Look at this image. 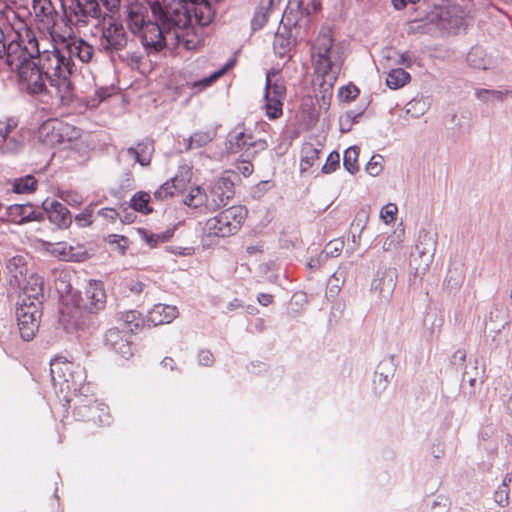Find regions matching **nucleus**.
Listing matches in <instances>:
<instances>
[{
    "instance_id": "45",
    "label": "nucleus",
    "mask_w": 512,
    "mask_h": 512,
    "mask_svg": "<svg viewBox=\"0 0 512 512\" xmlns=\"http://www.w3.org/2000/svg\"><path fill=\"white\" fill-rule=\"evenodd\" d=\"M231 66V64H226L222 68L210 74L208 77L201 79L200 81H195L192 84L193 88H198V90H202L210 86L215 80H217L220 76H222L227 69Z\"/></svg>"
},
{
    "instance_id": "7",
    "label": "nucleus",
    "mask_w": 512,
    "mask_h": 512,
    "mask_svg": "<svg viewBox=\"0 0 512 512\" xmlns=\"http://www.w3.org/2000/svg\"><path fill=\"white\" fill-rule=\"evenodd\" d=\"M246 216L247 210L243 206H231L209 218L203 227V234L207 237H229L240 229Z\"/></svg>"
},
{
    "instance_id": "39",
    "label": "nucleus",
    "mask_w": 512,
    "mask_h": 512,
    "mask_svg": "<svg viewBox=\"0 0 512 512\" xmlns=\"http://www.w3.org/2000/svg\"><path fill=\"white\" fill-rule=\"evenodd\" d=\"M50 252L53 255L59 256L65 261H79L80 259L74 253L73 247L66 242L55 243L51 246Z\"/></svg>"
},
{
    "instance_id": "58",
    "label": "nucleus",
    "mask_w": 512,
    "mask_h": 512,
    "mask_svg": "<svg viewBox=\"0 0 512 512\" xmlns=\"http://www.w3.org/2000/svg\"><path fill=\"white\" fill-rule=\"evenodd\" d=\"M344 282V276H343V273L342 272H339V271H336L335 273H333V275L330 277L329 279V290L331 293H334V294H337L340 289H341V285L343 284Z\"/></svg>"
},
{
    "instance_id": "6",
    "label": "nucleus",
    "mask_w": 512,
    "mask_h": 512,
    "mask_svg": "<svg viewBox=\"0 0 512 512\" xmlns=\"http://www.w3.org/2000/svg\"><path fill=\"white\" fill-rule=\"evenodd\" d=\"M106 292L100 280L90 279L84 291H75L65 297L62 302L61 313L70 318H76L83 312L97 313L104 309Z\"/></svg>"
},
{
    "instance_id": "38",
    "label": "nucleus",
    "mask_w": 512,
    "mask_h": 512,
    "mask_svg": "<svg viewBox=\"0 0 512 512\" xmlns=\"http://www.w3.org/2000/svg\"><path fill=\"white\" fill-rule=\"evenodd\" d=\"M359 148L351 146L344 152L343 165L344 168L351 174H355L359 170L358 166Z\"/></svg>"
},
{
    "instance_id": "8",
    "label": "nucleus",
    "mask_w": 512,
    "mask_h": 512,
    "mask_svg": "<svg viewBox=\"0 0 512 512\" xmlns=\"http://www.w3.org/2000/svg\"><path fill=\"white\" fill-rule=\"evenodd\" d=\"M51 381L61 392L76 391L83 380V369L63 357H56L50 362Z\"/></svg>"
},
{
    "instance_id": "48",
    "label": "nucleus",
    "mask_w": 512,
    "mask_h": 512,
    "mask_svg": "<svg viewBox=\"0 0 512 512\" xmlns=\"http://www.w3.org/2000/svg\"><path fill=\"white\" fill-rule=\"evenodd\" d=\"M361 114L362 111L355 112L351 110L347 111L344 115H342L339 119L341 132L350 131L352 125L357 121V118L360 117Z\"/></svg>"
},
{
    "instance_id": "20",
    "label": "nucleus",
    "mask_w": 512,
    "mask_h": 512,
    "mask_svg": "<svg viewBox=\"0 0 512 512\" xmlns=\"http://www.w3.org/2000/svg\"><path fill=\"white\" fill-rule=\"evenodd\" d=\"M397 272L394 268L377 271L371 283V290L383 300H389L396 287Z\"/></svg>"
},
{
    "instance_id": "24",
    "label": "nucleus",
    "mask_w": 512,
    "mask_h": 512,
    "mask_svg": "<svg viewBox=\"0 0 512 512\" xmlns=\"http://www.w3.org/2000/svg\"><path fill=\"white\" fill-rule=\"evenodd\" d=\"M128 337V332L120 331L118 328H111L105 333L104 343L106 347L121 357L128 358L132 355V347Z\"/></svg>"
},
{
    "instance_id": "1",
    "label": "nucleus",
    "mask_w": 512,
    "mask_h": 512,
    "mask_svg": "<svg viewBox=\"0 0 512 512\" xmlns=\"http://www.w3.org/2000/svg\"><path fill=\"white\" fill-rule=\"evenodd\" d=\"M18 37L17 32L8 26L0 29V59H3L11 70L18 72L22 88L30 94H39L45 91V80H48L62 103L70 101L73 62L54 48L43 51L40 63H35L33 59L35 53H39L38 43L32 39L27 47H21L15 43Z\"/></svg>"
},
{
    "instance_id": "25",
    "label": "nucleus",
    "mask_w": 512,
    "mask_h": 512,
    "mask_svg": "<svg viewBox=\"0 0 512 512\" xmlns=\"http://www.w3.org/2000/svg\"><path fill=\"white\" fill-rule=\"evenodd\" d=\"M436 244L437 241L435 235L431 234L429 231H420L416 250L419 256L423 258L424 265L416 268L417 273L421 272L424 274L432 263L434 253L436 251Z\"/></svg>"
},
{
    "instance_id": "5",
    "label": "nucleus",
    "mask_w": 512,
    "mask_h": 512,
    "mask_svg": "<svg viewBox=\"0 0 512 512\" xmlns=\"http://www.w3.org/2000/svg\"><path fill=\"white\" fill-rule=\"evenodd\" d=\"M301 2H289L283 12L281 24L283 31H278L274 37L273 48L275 52L283 57L287 55L296 45L297 40L305 36L309 24L308 14L301 8Z\"/></svg>"
},
{
    "instance_id": "64",
    "label": "nucleus",
    "mask_w": 512,
    "mask_h": 512,
    "mask_svg": "<svg viewBox=\"0 0 512 512\" xmlns=\"http://www.w3.org/2000/svg\"><path fill=\"white\" fill-rule=\"evenodd\" d=\"M425 102L421 99H413L407 104V113H411L412 109L417 110L422 114L425 110Z\"/></svg>"
},
{
    "instance_id": "46",
    "label": "nucleus",
    "mask_w": 512,
    "mask_h": 512,
    "mask_svg": "<svg viewBox=\"0 0 512 512\" xmlns=\"http://www.w3.org/2000/svg\"><path fill=\"white\" fill-rule=\"evenodd\" d=\"M74 221L79 228L90 226L93 223V205L86 206L74 217Z\"/></svg>"
},
{
    "instance_id": "21",
    "label": "nucleus",
    "mask_w": 512,
    "mask_h": 512,
    "mask_svg": "<svg viewBox=\"0 0 512 512\" xmlns=\"http://www.w3.org/2000/svg\"><path fill=\"white\" fill-rule=\"evenodd\" d=\"M32 10L36 21L43 29L50 34L54 40V34L51 29L57 20V11L51 0H32Z\"/></svg>"
},
{
    "instance_id": "33",
    "label": "nucleus",
    "mask_w": 512,
    "mask_h": 512,
    "mask_svg": "<svg viewBox=\"0 0 512 512\" xmlns=\"http://www.w3.org/2000/svg\"><path fill=\"white\" fill-rule=\"evenodd\" d=\"M392 361H382L373 379V389L376 393H382L393 377Z\"/></svg>"
},
{
    "instance_id": "26",
    "label": "nucleus",
    "mask_w": 512,
    "mask_h": 512,
    "mask_svg": "<svg viewBox=\"0 0 512 512\" xmlns=\"http://www.w3.org/2000/svg\"><path fill=\"white\" fill-rule=\"evenodd\" d=\"M76 410L78 416L84 420L93 421L101 425H107L110 422L108 407L96 400L90 401L89 404L79 405Z\"/></svg>"
},
{
    "instance_id": "32",
    "label": "nucleus",
    "mask_w": 512,
    "mask_h": 512,
    "mask_svg": "<svg viewBox=\"0 0 512 512\" xmlns=\"http://www.w3.org/2000/svg\"><path fill=\"white\" fill-rule=\"evenodd\" d=\"M192 24L183 27H174L172 37L178 44H182L187 50H193L201 43V37L195 32Z\"/></svg>"
},
{
    "instance_id": "22",
    "label": "nucleus",
    "mask_w": 512,
    "mask_h": 512,
    "mask_svg": "<svg viewBox=\"0 0 512 512\" xmlns=\"http://www.w3.org/2000/svg\"><path fill=\"white\" fill-rule=\"evenodd\" d=\"M191 21L188 24H198L201 27L209 25L214 18V10L207 0H183Z\"/></svg>"
},
{
    "instance_id": "63",
    "label": "nucleus",
    "mask_w": 512,
    "mask_h": 512,
    "mask_svg": "<svg viewBox=\"0 0 512 512\" xmlns=\"http://www.w3.org/2000/svg\"><path fill=\"white\" fill-rule=\"evenodd\" d=\"M415 60L416 58L414 54L409 51H406L400 55L397 64L410 67L415 62Z\"/></svg>"
},
{
    "instance_id": "19",
    "label": "nucleus",
    "mask_w": 512,
    "mask_h": 512,
    "mask_svg": "<svg viewBox=\"0 0 512 512\" xmlns=\"http://www.w3.org/2000/svg\"><path fill=\"white\" fill-rule=\"evenodd\" d=\"M64 47L62 49H58L62 52L67 59H70L74 62L73 58L79 59L82 63H88L91 61L94 55V47L90 45L88 42L81 38H70L69 40H62ZM75 65V63H73ZM76 67L74 66V71Z\"/></svg>"
},
{
    "instance_id": "43",
    "label": "nucleus",
    "mask_w": 512,
    "mask_h": 512,
    "mask_svg": "<svg viewBox=\"0 0 512 512\" xmlns=\"http://www.w3.org/2000/svg\"><path fill=\"white\" fill-rule=\"evenodd\" d=\"M149 200H150L149 194H147L145 192H137L131 198L130 204H131V207L135 211H139L144 214H148L152 211V209L148 205Z\"/></svg>"
},
{
    "instance_id": "4",
    "label": "nucleus",
    "mask_w": 512,
    "mask_h": 512,
    "mask_svg": "<svg viewBox=\"0 0 512 512\" xmlns=\"http://www.w3.org/2000/svg\"><path fill=\"white\" fill-rule=\"evenodd\" d=\"M31 286L25 288L24 292H19L16 319L20 336L25 341H30L35 336L39 328V322L42 315L43 281L38 278H32Z\"/></svg>"
},
{
    "instance_id": "35",
    "label": "nucleus",
    "mask_w": 512,
    "mask_h": 512,
    "mask_svg": "<svg viewBox=\"0 0 512 512\" xmlns=\"http://www.w3.org/2000/svg\"><path fill=\"white\" fill-rule=\"evenodd\" d=\"M216 137L215 130L197 131L187 139V150L205 147Z\"/></svg>"
},
{
    "instance_id": "56",
    "label": "nucleus",
    "mask_w": 512,
    "mask_h": 512,
    "mask_svg": "<svg viewBox=\"0 0 512 512\" xmlns=\"http://www.w3.org/2000/svg\"><path fill=\"white\" fill-rule=\"evenodd\" d=\"M60 198L72 207H77L82 204L83 198L80 194L74 191H64L61 193Z\"/></svg>"
},
{
    "instance_id": "41",
    "label": "nucleus",
    "mask_w": 512,
    "mask_h": 512,
    "mask_svg": "<svg viewBox=\"0 0 512 512\" xmlns=\"http://www.w3.org/2000/svg\"><path fill=\"white\" fill-rule=\"evenodd\" d=\"M37 181L32 175L16 178L13 183V190L18 194L30 193L36 189Z\"/></svg>"
},
{
    "instance_id": "44",
    "label": "nucleus",
    "mask_w": 512,
    "mask_h": 512,
    "mask_svg": "<svg viewBox=\"0 0 512 512\" xmlns=\"http://www.w3.org/2000/svg\"><path fill=\"white\" fill-rule=\"evenodd\" d=\"M183 201L185 205L197 208L206 201V193L200 187L192 188Z\"/></svg>"
},
{
    "instance_id": "18",
    "label": "nucleus",
    "mask_w": 512,
    "mask_h": 512,
    "mask_svg": "<svg viewBox=\"0 0 512 512\" xmlns=\"http://www.w3.org/2000/svg\"><path fill=\"white\" fill-rule=\"evenodd\" d=\"M234 195V184L227 178L217 179L206 194V204L212 209L226 206Z\"/></svg>"
},
{
    "instance_id": "3",
    "label": "nucleus",
    "mask_w": 512,
    "mask_h": 512,
    "mask_svg": "<svg viewBox=\"0 0 512 512\" xmlns=\"http://www.w3.org/2000/svg\"><path fill=\"white\" fill-rule=\"evenodd\" d=\"M311 57L315 73L322 77L323 83L332 86L344 60L341 49L334 44L330 29L320 30L311 47Z\"/></svg>"
},
{
    "instance_id": "17",
    "label": "nucleus",
    "mask_w": 512,
    "mask_h": 512,
    "mask_svg": "<svg viewBox=\"0 0 512 512\" xmlns=\"http://www.w3.org/2000/svg\"><path fill=\"white\" fill-rule=\"evenodd\" d=\"M69 9L76 24L87 25L91 20L103 17L98 0H73Z\"/></svg>"
},
{
    "instance_id": "61",
    "label": "nucleus",
    "mask_w": 512,
    "mask_h": 512,
    "mask_svg": "<svg viewBox=\"0 0 512 512\" xmlns=\"http://www.w3.org/2000/svg\"><path fill=\"white\" fill-rule=\"evenodd\" d=\"M198 362L202 366H211L214 362V356L209 350H200L198 353Z\"/></svg>"
},
{
    "instance_id": "50",
    "label": "nucleus",
    "mask_w": 512,
    "mask_h": 512,
    "mask_svg": "<svg viewBox=\"0 0 512 512\" xmlns=\"http://www.w3.org/2000/svg\"><path fill=\"white\" fill-rule=\"evenodd\" d=\"M272 11H266V8H262V2L260 1L259 6L256 9L255 15L252 19L253 29H261L267 22L268 15Z\"/></svg>"
},
{
    "instance_id": "15",
    "label": "nucleus",
    "mask_w": 512,
    "mask_h": 512,
    "mask_svg": "<svg viewBox=\"0 0 512 512\" xmlns=\"http://www.w3.org/2000/svg\"><path fill=\"white\" fill-rule=\"evenodd\" d=\"M466 13L457 3L448 2L438 7L431 18L442 30L456 33L465 23Z\"/></svg>"
},
{
    "instance_id": "36",
    "label": "nucleus",
    "mask_w": 512,
    "mask_h": 512,
    "mask_svg": "<svg viewBox=\"0 0 512 512\" xmlns=\"http://www.w3.org/2000/svg\"><path fill=\"white\" fill-rule=\"evenodd\" d=\"M411 79V76L402 68H395L388 72L386 84L390 89H399L405 86Z\"/></svg>"
},
{
    "instance_id": "30",
    "label": "nucleus",
    "mask_w": 512,
    "mask_h": 512,
    "mask_svg": "<svg viewBox=\"0 0 512 512\" xmlns=\"http://www.w3.org/2000/svg\"><path fill=\"white\" fill-rule=\"evenodd\" d=\"M127 26L131 33L139 34L149 20H147V8L140 3H132L127 6Z\"/></svg>"
},
{
    "instance_id": "2",
    "label": "nucleus",
    "mask_w": 512,
    "mask_h": 512,
    "mask_svg": "<svg viewBox=\"0 0 512 512\" xmlns=\"http://www.w3.org/2000/svg\"><path fill=\"white\" fill-rule=\"evenodd\" d=\"M154 21L140 31L141 42L148 53L161 51L174 27L187 25L191 18L183 0H146Z\"/></svg>"
},
{
    "instance_id": "55",
    "label": "nucleus",
    "mask_w": 512,
    "mask_h": 512,
    "mask_svg": "<svg viewBox=\"0 0 512 512\" xmlns=\"http://www.w3.org/2000/svg\"><path fill=\"white\" fill-rule=\"evenodd\" d=\"M343 249V242L341 241H330L325 249L320 254V258L337 257L340 255Z\"/></svg>"
},
{
    "instance_id": "13",
    "label": "nucleus",
    "mask_w": 512,
    "mask_h": 512,
    "mask_svg": "<svg viewBox=\"0 0 512 512\" xmlns=\"http://www.w3.org/2000/svg\"><path fill=\"white\" fill-rule=\"evenodd\" d=\"M267 143L264 140L255 139L252 133L236 128L229 134L227 150L231 154L240 153L247 159L253 158L259 151L265 150Z\"/></svg>"
},
{
    "instance_id": "59",
    "label": "nucleus",
    "mask_w": 512,
    "mask_h": 512,
    "mask_svg": "<svg viewBox=\"0 0 512 512\" xmlns=\"http://www.w3.org/2000/svg\"><path fill=\"white\" fill-rule=\"evenodd\" d=\"M359 90L354 85H347L341 87L339 90V97L344 101H351L357 97Z\"/></svg>"
},
{
    "instance_id": "34",
    "label": "nucleus",
    "mask_w": 512,
    "mask_h": 512,
    "mask_svg": "<svg viewBox=\"0 0 512 512\" xmlns=\"http://www.w3.org/2000/svg\"><path fill=\"white\" fill-rule=\"evenodd\" d=\"M469 66L474 69L487 70L494 66L493 60L488 57L485 50L481 47H473L467 55Z\"/></svg>"
},
{
    "instance_id": "40",
    "label": "nucleus",
    "mask_w": 512,
    "mask_h": 512,
    "mask_svg": "<svg viewBox=\"0 0 512 512\" xmlns=\"http://www.w3.org/2000/svg\"><path fill=\"white\" fill-rule=\"evenodd\" d=\"M512 95L511 90H491V89H477L475 91V96L482 102H490V101H502L504 97Z\"/></svg>"
},
{
    "instance_id": "9",
    "label": "nucleus",
    "mask_w": 512,
    "mask_h": 512,
    "mask_svg": "<svg viewBox=\"0 0 512 512\" xmlns=\"http://www.w3.org/2000/svg\"><path fill=\"white\" fill-rule=\"evenodd\" d=\"M99 29L101 32L98 43L100 51L113 54L127 46L128 35L118 19L104 15L99 21Z\"/></svg>"
},
{
    "instance_id": "51",
    "label": "nucleus",
    "mask_w": 512,
    "mask_h": 512,
    "mask_svg": "<svg viewBox=\"0 0 512 512\" xmlns=\"http://www.w3.org/2000/svg\"><path fill=\"white\" fill-rule=\"evenodd\" d=\"M272 11H266V8H262V2L260 1L259 6L256 9L255 15L252 19L253 29H261L267 22L268 15Z\"/></svg>"
},
{
    "instance_id": "37",
    "label": "nucleus",
    "mask_w": 512,
    "mask_h": 512,
    "mask_svg": "<svg viewBox=\"0 0 512 512\" xmlns=\"http://www.w3.org/2000/svg\"><path fill=\"white\" fill-rule=\"evenodd\" d=\"M320 151L313 144L307 143L302 148L300 171H307L319 158Z\"/></svg>"
},
{
    "instance_id": "31",
    "label": "nucleus",
    "mask_w": 512,
    "mask_h": 512,
    "mask_svg": "<svg viewBox=\"0 0 512 512\" xmlns=\"http://www.w3.org/2000/svg\"><path fill=\"white\" fill-rule=\"evenodd\" d=\"M178 316L176 306L158 303L148 312V321L154 326L169 324Z\"/></svg>"
},
{
    "instance_id": "54",
    "label": "nucleus",
    "mask_w": 512,
    "mask_h": 512,
    "mask_svg": "<svg viewBox=\"0 0 512 512\" xmlns=\"http://www.w3.org/2000/svg\"><path fill=\"white\" fill-rule=\"evenodd\" d=\"M340 165V155L339 153L333 151L331 152L327 159L325 164L322 166V172L325 174H330L339 167Z\"/></svg>"
},
{
    "instance_id": "14",
    "label": "nucleus",
    "mask_w": 512,
    "mask_h": 512,
    "mask_svg": "<svg viewBox=\"0 0 512 512\" xmlns=\"http://www.w3.org/2000/svg\"><path fill=\"white\" fill-rule=\"evenodd\" d=\"M11 287L19 292H24L25 288L31 286L32 278L36 277L43 281L42 277L36 273L30 272V258L28 255H15L11 257L6 265Z\"/></svg>"
},
{
    "instance_id": "62",
    "label": "nucleus",
    "mask_w": 512,
    "mask_h": 512,
    "mask_svg": "<svg viewBox=\"0 0 512 512\" xmlns=\"http://www.w3.org/2000/svg\"><path fill=\"white\" fill-rule=\"evenodd\" d=\"M98 215L110 222H114L119 216L117 211L113 208H102L98 211Z\"/></svg>"
},
{
    "instance_id": "23",
    "label": "nucleus",
    "mask_w": 512,
    "mask_h": 512,
    "mask_svg": "<svg viewBox=\"0 0 512 512\" xmlns=\"http://www.w3.org/2000/svg\"><path fill=\"white\" fill-rule=\"evenodd\" d=\"M509 312L502 302L494 303L485 318V333L495 336L501 332L508 323Z\"/></svg>"
},
{
    "instance_id": "12",
    "label": "nucleus",
    "mask_w": 512,
    "mask_h": 512,
    "mask_svg": "<svg viewBox=\"0 0 512 512\" xmlns=\"http://www.w3.org/2000/svg\"><path fill=\"white\" fill-rule=\"evenodd\" d=\"M79 136V129L58 119H48L38 129L39 140L51 147L57 144L72 142Z\"/></svg>"
},
{
    "instance_id": "60",
    "label": "nucleus",
    "mask_w": 512,
    "mask_h": 512,
    "mask_svg": "<svg viewBox=\"0 0 512 512\" xmlns=\"http://www.w3.org/2000/svg\"><path fill=\"white\" fill-rule=\"evenodd\" d=\"M494 500L500 507H506L509 504V488L498 487L494 493Z\"/></svg>"
},
{
    "instance_id": "10",
    "label": "nucleus",
    "mask_w": 512,
    "mask_h": 512,
    "mask_svg": "<svg viewBox=\"0 0 512 512\" xmlns=\"http://www.w3.org/2000/svg\"><path fill=\"white\" fill-rule=\"evenodd\" d=\"M12 18H10L9 15L6 17V21L0 23V29H3L5 27H10L18 34V39L15 40V43L19 44L21 47H27L29 42H32V39L35 40V42L38 43L39 47V53H35L34 58L37 57L38 63H40V56L42 55V52L45 50H54L60 49L56 44V40L52 39L50 34L48 35L44 34L41 37H37L30 28L27 27L26 23L18 18L17 14L15 12L11 13Z\"/></svg>"
},
{
    "instance_id": "28",
    "label": "nucleus",
    "mask_w": 512,
    "mask_h": 512,
    "mask_svg": "<svg viewBox=\"0 0 512 512\" xmlns=\"http://www.w3.org/2000/svg\"><path fill=\"white\" fill-rule=\"evenodd\" d=\"M6 214L8 221L15 224L39 220L42 216L30 203L10 205L6 208Z\"/></svg>"
},
{
    "instance_id": "49",
    "label": "nucleus",
    "mask_w": 512,
    "mask_h": 512,
    "mask_svg": "<svg viewBox=\"0 0 512 512\" xmlns=\"http://www.w3.org/2000/svg\"><path fill=\"white\" fill-rule=\"evenodd\" d=\"M108 243L113 247L114 250L124 255L128 248V239L125 236L112 234L107 238Z\"/></svg>"
},
{
    "instance_id": "11",
    "label": "nucleus",
    "mask_w": 512,
    "mask_h": 512,
    "mask_svg": "<svg viewBox=\"0 0 512 512\" xmlns=\"http://www.w3.org/2000/svg\"><path fill=\"white\" fill-rule=\"evenodd\" d=\"M286 98L284 80L278 77V72L270 70L266 73L263 109L269 119L279 118L283 113V102Z\"/></svg>"
},
{
    "instance_id": "29",
    "label": "nucleus",
    "mask_w": 512,
    "mask_h": 512,
    "mask_svg": "<svg viewBox=\"0 0 512 512\" xmlns=\"http://www.w3.org/2000/svg\"><path fill=\"white\" fill-rule=\"evenodd\" d=\"M183 175H189V170L183 168L180 174L166 181L160 186L154 193V197L160 200L166 199L167 197L173 196L174 194L183 191L188 183V178Z\"/></svg>"
},
{
    "instance_id": "52",
    "label": "nucleus",
    "mask_w": 512,
    "mask_h": 512,
    "mask_svg": "<svg viewBox=\"0 0 512 512\" xmlns=\"http://www.w3.org/2000/svg\"><path fill=\"white\" fill-rule=\"evenodd\" d=\"M18 120L15 117H6L0 120V137L6 139L7 136L16 129Z\"/></svg>"
},
{
    "instance_id": "27",
    "label": "nucleus",
    "mask_w": 512,
    "mask_h": 512,
    "mask_svg": "<svg viewBox=\"0 0 512 512\" xmlns=\"http://www.w3.org/2000/svg\"><path fill=\"white\" fill-rule=\"evenodd\" d=\"M44 210L46 211L50 222L55 224L60 229H67L72 223V216L70 211L64 204L56 200H46L43 203Z\"/></svg>"
},
{
    "instance_id": "16",
    "label": "nucleus",
    "mask_w": 512,
    "mask_h": 512,
    "mask_svg": "<svg viewBox=\"0 0 512 512\" xmlns=\"http://www.w3.org/2000/svg\"><path fill=\"white\" fill-rule=\"evenodd\" d=\"M154 153V143L152 140L144 139L135 146L122 149L118 153L120 162H129L131 164L139 163L141 166H148Z\"/></svg>"
},
{
    "instance_id": "53",
    "label": "nucleus",
    "mask_w": 512,
    "mask_h": 512,
    "mask_svg": "<svg viewBox=\"0 0 512 512\" xmlns=\"http://www.w3.org/2000/svg\"><path fill=\"white\" fill-rule=\"evenodd\" d=\"M398 213V207L394 203H387L380 210V218L386 223H392Z\"/></svg>"
},
{
    "instance_id": "47",
    "label": "nucleus",
    "mask_w": 512,
    "mask_h": 512,
    "mask_svg": "<svg viewBox=\"0 0 512 512\" xmlns=\"http://www.w3.org/2000/svg\"><path fill=\"white\" fill-rule=\"evenodd\" d=\"M384 158L380 154L373 155L365 166L366 172L370 176H378L383 170Z\"/></svg>"
},
{
    "instance_id": "42",
    "label": "nucleus",
    "mask_w": 512,
    "mask_h": 512,
    "mask_svg": "<svg viewBox=\"0 0 512 512\" xmlns=\"http://www.w3.org/2000/svg\"><path fill=\"white\" fill-rule=\"evenodd\" d=\"M405 230L404 228L396 229L391 235H389L384 243L383 250L384 251H395L401 247V244L404 241Z\"/></svg>"
},
{
    "instance_id": "57",
    "label": "nucleus",
    "mask_w": 512,
    "mask_h": 512,
    "mask_svg": "<svg viewBox=\"0 0 512 512\" xmlns=\"http://www.w3.org/2000/svg\"><path fill=\"white\" fill-rule=\"evenodd\" d=\"M5 142L2 146V150L3 152L5 153H16L18 152L22 146H23V142L16 138V137H12V138H9V139H4Z\"/></svg>"
}]
</instances>
